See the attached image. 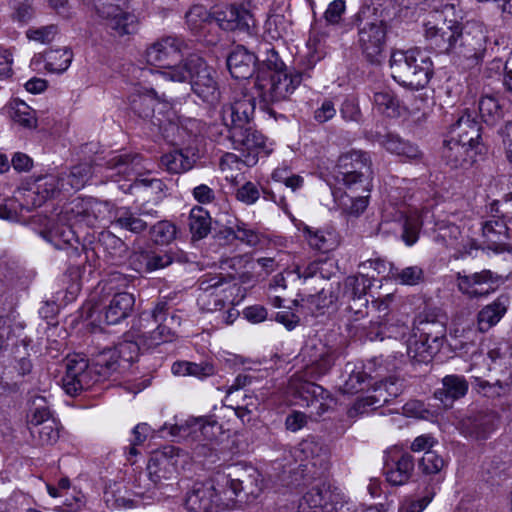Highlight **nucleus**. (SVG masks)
Returning a JSON list of instances; mask_svg holds the SVG:
<instances>
[{"label": "nucleus", "instance_id": "nucleus-1", "mask_svg": "<svg viewBox=\"0 0 512 512\" xmlns=\"http://www.w3.org/2000/svg\"><path fill=\"white\" fill-rule=\"evenodd\" d=\"M239 469L217 472L213 479L197 481L187 491L185 507L189 512H224L233 509L242 492L256 498L261 487L257 478L249 475L241 478Z\"/></svg>", "mask_w": 512, "mask_h": 512}, {"label": "nucleus", "instance_id": "nucleus-2", "mask_svg": "<svg viewBox=\"0 0 512 512\" xmlns=\"http://www.w3.org/2000/svg\"><path fill=\"white\" fill-rule=\"evenodd\" d=\"M117 353L113 347L106 348L96 354L91 363L80 355L69 357L66 363V373L62 378L65 392L75 396L111 377L120 366V358Z\"/></svg>", "mask_w": 512, "mask_h": 512}, {"label": "nucleus", "instance_id": "nucleus-3", "mask_svg": "<svg viewBox=\"0 0 512 512\" xmlns=\"http://www.w3.org/2000/svg\"><path fill=\"white\" fill-rule=\"evenodd\" d=\"M480 126L471 114H463L454 123L444 140L442 158L453 169L472 165L477 155Z\"/></svg>", "mask_w": 512, "mask_h": 512}, {"label": "nucleus", "instance_id": "nucleus-4", "mask_svg": "<svg viewBox=\"0 0 512 512\" xmlns=\"http://www.w3.org/2000/svg\"><path fill=\"white\" fill-rule=\"evenodd\" d=\"M181 325V317L170 311L166 301H159L152 310L143 311L137 320V337L143 348L151 349L172 342L176 338V328Z\"/></svg>", "mask_w": 512, "mask_h": 512}, {"label": "nucleus", "instance_id": "nucleus-5", "mask_svg": "<svg viewBox=\"0 0 512 512\" xmlns=\"http://www.w3.org/2000/svg\"><path fill=\"white\" fill-rule=\"evenodd\" d=\"M445 324L433 314L420 313L413 324L412 335L407 341V354L417 362H428L443 345Z\"/></svg>", "mask_w": 512, "mask_h": 512}, {"label": "nucleus", "instance_id": "nucleus-6", "mask_svg": "<svg viewBox=\"0 0 512 512\" xmlns=\"http://www.w3.org/2000/svg\"><path fill=\"white\" fill-rule=\"evenodd\" d=\"M302 80V73L295 66H262L255 85L265 103H274L287 99Z\"/></svg>", "mask_w": 512, "mask_h": 512}, {"label": "nucleus", "instance_id": "nucleus-7", "mask_svg": "<svg viewBox=\"0 0 512 512\" xmlns=\"http://www.w3.org/2000/svg\"><path fill=\"white\" fill-rule=\"evenodd\" d=\"M372 175V162L367 152L351 150L338 158L336 179L349 192H367L371 187Z\"/></svg>", "mask_w": 512, "mask_h": 512}, {"label": "nucleus", "instance_id": "nucleus-8", "mask_svg": "<svg viewBox=\"0 0 512 512\" xmlns=\"http://www.w3.org/2000/svg\"><path fill=\"white\" fill-rule=\"evenodd\" d=\"M130 103L132 110L138 114L139 117L150 119L152 124L158 127L166 137L170 136V132L172 134L176 132L177 135L172 140L175 143L184 145L197 136V132L193 131V128L196 126V121H189L191 129L188 131L187 126L184 125L179 126L172 122H169L168 125H166L162 118L155 115V109L157 106L161 107L160 110H162L167 108L168 105L166 103H160L154 91H150L146 94L135 95L132 97Z\"/></svg>", "mask_w": 512, "mask_h": 512}, {"label": "nucleus", "instance_id": "nucleus-9", "mask_svg": "<svg viewBox=\"0 0 512 512\" xmlns=\"http://www.w3.org/2000/svg\"><path fill=\"white\" fill-rule=\"evenodd\" d=\"M358 41L363 53L370 59L371 64H377V59L385 46L387 25L377 15L376 9L363 7L356 15Z\"/></svg>", "mask_w": 512, "mask_h": 512}, {"label": "nucleus", "instance_id": "nucleus-10", "mask_svg": "<svg viewBox=\"0 0 512 512\" xmlns=\"http://www.w3.org/2000/svg\"><path fill=\"white\" fill-rule=\"evenodd\" d=\"M452 7L446 5L442 11H436L425 23V39L437 54L451 52L462 37L461 24L456 19H446Z\"/></svg>", "mask_w": 512, "mask_h": 512}, {"label": "nucleus", "instance_id": "nucleus-11", "mask_svg": "<svg viewBox=\"0 0 512 512\" xmlns=\"http://www.w3.org/2000/svg\"><path fill=\"white\" fill-rule=\"evenodd\" d=\"M152 75L162 77L175 82H190L192 89L200 97H214L216 82L214 81L209 66H163V70L141 69Z\"/></svg>", "mask_w": 512, "mask_h": 512}, {"label": "nucleus", "instance_id": "nucleus-12", "mask_svg": "<svg viewBox=\"0 0 512 512\" xmlns=\"http://www.w3.org/2000/svg\"><path fill=\"white\" fill-rule=\"evenodd\" d=\"M144 58L146 64L171 61L177 64H199L202 57L193 51L188 42L175 36H165L149 45Z\"/></svg>", "mask_w": 512, "mask_h": 512}, {"label": "nucleus", "instance_id": "nucleus-13", "mask_svg": "<svg viewBox=\"0 0 512 512\" xmlns=\"http://www.w3.org/2000/svg\"><path fill=\"white\" fill-rule=\"evenodd\" d=\"M96 13L106 21V26L116 36L135 34L138 19L128 12V0H89Z\"/></svg>", "mask_w": 512, "mask_h": 512}, {"label": "nucleus", "instance_id": "nucleus-14", "mask_svg": "<svg viewBox=\"0 0 512 512\" xmlns=\"http://www.w3.org/2000/svg\"><path fill=\"white\" fill-rule=\"evenodd\" d=\"M111 205L95 198H76L61 211L62 221H73L76 225L96 227L110 220Z\"/></svg>", "mask_w": 512, "mask_h": 512}, {"label": "nucleus", "instance_id": "nucleus-15", "mask_svg": "<svg viewBox=\"0 0 512 512\" xmlns=\"http://www.w3.org/2000/svg\"><path fill=\"white\" fill-rule=\"evenodd\" d=\"M290 455L304 477L315 478L327 469L328 450L314 437L303 439L290 450Z\"/></svg>", "mask_w": 512, "mask_h": 512}, {"label": "nucleus", "instance_id": "nucleus-16", "mask_svg": "<svg viewBox=\"0 0 512 512\" xmlns=\"http://www.w3.org/2000/svg\"><path fill=\"white\" fill-rule=\"evenodd\" d=\"M301 355L306 361L305 375L317 379L331 370L338 357V351L319 339H312L305 344Z\"/></svg>", "mask_w": 512, "mask_h": 512}, {"label": "nucleus", "instance_id": "nucleus-17", "mask_svg": "<svg viewBox=\"0 0 512 512\" xmlns=\"http://www.w3.org/2000/svg\"><path fill=\"white\" fill-rule=\"evenodd\" d=\"M401 392V385L396 379L390 377L384 381L375 383L370 394L365 397L358 398L352 407L348 410L350 418L357 417L373 411L384 404L388 403L391 399L397 397Z\"/></svg>", "mask_w": 512, "mask_h": 512}, {"label": "nucleus", "instance_id": "nucleus-18", "mask_svg": "<svg viewBox=\"0 0 512 512\" xmlns=\"http://www.w3.org/2000/svg\"><path fill=\"white\" fill-rule=\"evenodd\" d=\"M142 169H146V166L143 165V159L138 154L117 155L107 162V170L110 172L107 174V177L117 181V177L132 179V177L135 176L134 184L136 186H155L160 189L162 185L160 180L137 177L140 175Z\"/></svg>", "mask_w": 512, "mask_h": 512}, {"label": "nucleus", "instance_id": "nucleus-19", "mask_svg": "<svg viewBox=\"0 0 512 512\" xmlns=\"http://www.w3.org/2000/svg\"><path fill=\"white\" fill-rule=\"evenodd\" d=\"M92 176V167L87 163L73 166L58 177H47L44 182L45 197H54L59 192L71 193L82 189Z\"/></svg>", "mask_w": 512, "mask_h": 512}, {"label": "nucleus", "instance_id": "nucleus-20", "mask_svg": "<svg viewBox=\"0 0 512 512\" xmlns=\"http://www.w3.org/2000/svg\"><path fill=\"white\" fill-rule=\"evenodd\" d=\"M184 457L182 451L175 446H164L152 453L147 472L149 479L155 484L171 479L176 473L180 459Z\"/></svg>", "mask_w": 512, "mask_h": 512}, {"label": "nucleus", "instance_id": "nucleus-21", "mask_svg": "<svg viewBox=\"0 0 512 512\" xmlns=\"http://www.w3.org/2000/svg\"><path fill=\"white\" fill-rule=\"evenodd\" d=\"M228 131V137L234 149L242 153H247L248 156H252L253 163H256V157L260 153L268 155L271 152V149L267 146L266 137L255 129L253 123L235 126Z\"/></svg>", "mask_w": 512, "mask_h": 512}, {"label": "nucleus", "instance_id": "nucleus-22", "mask_svg": "<svg viewBox=\"0 0 512 512\" xmlns=\"http://www.w3.org/2000/svg\"><path fill=\"white\" fill-rule=\"evenodd\" d=\"M370 286V278L363 274L348 276L344 280L342 299L348 302V309L353 313L351 316L353 321H358L367 315L366 294Z\"/></svg>", "mask_w": 512, "mask_h": 512}, {"label": "nucleus", "instance_id": "nucleus-23", "mask_svg": "<svg viewBox=\"0 0 512 512\" xmlns=\"http://www.w3.org/2000/svg\"><path fill=\"white\" fill-rule=\"evenodd\" d=\"M212 20L223 30L240 31L247 34H251L255 26L253 15L244 7L236 5L216 10Z\"/></svg>", "mask_w": 512, "mask_h": 512}, {"label": "nucleus", "instance_id": "nucleus-24", "mask_svg": "<svg viewBox=\"0 0 512 512\" xmlns=\"http://www.w3.org/2000/svg\"><path fill=\"white\" fill-rule=\"evenodd\" d=\"M255 105L254 96L240 94L235 96L230 104L223 106L222 120L228 130L253 123Z\"/></svg>", "mask_w": 512, "mask_h": 512}, {"label": "nucleus", "instance_id": "nucleus-25", "mask_svg": "<svg viewBox=\"0 0 512 512\" xmlns=\"http://www.w3.org/2000/svg\"><path fill=\"white\" fill-rule=\"evenodd\" d=\"M498 280L499 277L490 270H482L471 275L457 273L458 289L470 298L489 295L495 290Z\"/></svg>", "mask_w": 512, "mask_h": 512}, {"label": "nucleus", "instance_id": "nucleus-26", "mask_svg": "<svg viewBox=\"0 0 512 512\" xmlns=\"http://www.w3.org/2000/svg\"><path fill=\"white\" fill-rule=\"evenodd\" d=\"M74 226L77 225L73 221H62L60 213L57 221L48 230L42 231L41 235L56 249H71V255H78L79 238Z\"/></svg>", "mask_w": 512, "mask_h": 512}, {"label": "nucleus", "instance_id": "nucleus-27", "mask_svg": "<svg viewBox=\"0 0 512 512\" xmlns=\"http://www.w3.org/2000/svg\"><path fill=\"white\" fill-rule=\"evenodd\" d=\"M227 284L226 278L222 275L207 276L201 279L199 283L200 294L197 302L201 309L207 312L221 310L225 305V300L221 296L227 289L222 288Z\"/></svg>", "mask_w": 512, "mask_h": 512}, {"label": "nucleus", "instance_id": "nucleus-28", "mask_svg": "<svg viewBox=\"0 0 512 512\" xmlns=\"http://www.w3.org/2000/svg\"><path fill=\"white\" fill-rule=\"evenodd\" d=\"M159 218L158 211L140 207L137 211L121 207L116 210L113 223L121 229L135 234L144 232L150 220Z\"/></svg>", "mask_w": 512, "mask_h": 512}, {"label": "nucleus", "instance_id": "nucleus-29", "mask_svg": "<svg viewBox=\"0 0 512 512\" xmlns=\"http://www.w3.org/2000/svg\"><path fill=\"white\" fill-rule=\"evenodd\" d=\"M219 430L220 427L216 421L199 418L187 421L186 425L173 426L171 434L179 437H191L195 441L213 443Z\"/></svg>", "mask_w": 512, "mask_h": 512}, {"label": "nucleus", "instance_id": "nucleus-30", "mask_svg": "<svg viewBox=\"0 0 512 512\" xmlns=\"http://www.w3.org/2000/svg\"><path fill=\"white\" fill-rule=\"evenodd\" d=\"M468 381L462 375H446L442 379V387L434 392V397L445 408H451L455 401L463 398L468 392Z\"/></svg>", "mask_w": 512, "mask_h": 512}, {"label": "nucleus", "instance_id": "nucleus-31", "mask_svg": "<svg viewBox=\"0 0 512 512\" xmlns=\"http://www.w3.org/2000/svg\"><path fill=\"white\" fill-rule=\"evenodd\" d=\"M496 420V414L491 411L471 413L462 420V430L472 438L486 439L494 430Z\"/></svg>", "mask_w": 512, "mask_h": 512}, {"label": "nucleus", "instance_id": "nucleus-32", "mask_svg": "<svg viewBox=\"0 0 512 512\" xmlns=\"http://www.w3.org/2000/svg\"><path fill=\"white\" fill-rule=\"evenodd\" d=\"M414 467L415 462L413 456L407 452L401 453L396 458L386 462V479L392 485H404L412 476Z\"/></svg>", "mask_w": 512, "mask_h": 512}, {"label": "nucleus", "instance_id": "nucleus-33", "mask_svg": "<svg viewBox=\"0 0 512 512\" xmlns=\"http://www.w3.org/2000/svg\"><path fill=\"white\" fill-rule=\"evenodd\" d=\"M391 76L400 85L411 89L424 88L431 77V71L423 66H391Z\"/></svg>", "mask_w": 512, "mask_h": 512}, {"label": "nucleus", "instance_id": "nucleus-34", "mask_svg": "<svg viewBox=\"0 0 512 512\" xmlns=\"http://www.w3.org/2000/svg\"><path fill=\"white\" fill-rule=\"evenodd\" d=\"M216 238L220 244H229L238 240L250 247H255L260 243L259 233L239 220H236L233 225L220 229Z\"/></svg>", "mask_w": 512, "mask_h": 512}, {"label": "nucleus", "instance_id": "nucleus-35", "mask_svg": "<svg viewBox=\"0 0 512 512\" xmlns=\"http://www.w3.org/2000/svg\"><path fill=\"white\" fill-rule=\"evenodd\" d=\"M135 297L129 292H117L105 307V322L109 325L118 324L126 319L133 310Z\"/></svg>", "mask_w": 512, "mask_h": 512}, {"label": "nucleus", "instance_id": "nucleus-36", "mask_svg": "<svg viewBox=\"0 0 512 512\" xmlns=\"http://www.w3.org/2000/svg\"><path fill=\"white\" fill-rule=\"evenodd\" d=\"M288 388L296 396L303 399L307 405H312L314 402H320L322 405V401L329 398V393L322 386L303 380L296 375L289 380Z\"/></svg>", "mask_w": 512, "mask_h": 512}, {"label": "nucleus", "instance_id": "nucleus-37", "mask_svg": "<svg viewBox=\"0 0 512 512\" xmlns=\"http://www.w3.org/2000/svg\"><path fill=\"white\" fill-rule=\"evenodd\" d=\"M376 141L389 153L409 160L419 159L422 155L417 146L393 133L377 134Z\"/></svg>", "mask_w": 512, "mask_h": 512}, {"label": "nucleus", "instance_id": "nucleus-38", "mask_svg": "<svg viewBox=\"0 0 512 512\" xmlns=\"http://www.w3.org/2000/svg\"><path fill=\"white\" fill-rule=\"evenodd\" d=\"M509 300L501 295L492 303L484 306L478 313V327L481 332H486L495 326L507 312Z\"/></svg>", "mask_w": 512, "mask_h": 512}, {"label": "nucleus", "instance_id": "nucleus-39", "mask_svg": "<svg viewBox=\"0 0 512 512\" xmlns=\"http://www.w3.org/2000/svg\"><path fill=\"white\" fill-rule=\"evenodd\" d=\"M196 162L195 154L190 148L174 150L164 154L160 163L170 173H184L193 168Z\"/></svg>", "mask_w": 512, "mask_h": 512}, {"label": "nucleus", "instance_id": "nucleus-40", "mask_svg": "<svg viewBox=\"0 0 512 512\" xmlns=\"http://www.w3.org/2000/svg\"><path fill=\"white\" fill-rule=\"evenodd\" d=\"M479 113L482 120L489 126H494L505 116V104L494 95H484L480 98Z\"/></svg>", "mask_w": 512, "mask_h": 512}, {"label": "nucleus", "instance_id": "nucleus-41", "mask_svg": "<svg viewBox=\"0 0 512 512\" xmlns=\"http://www.w3.org/2000/svg\"><path fill=\"white\" fill-rule=\"evenodd\" d=\"M427 212L419 214L417 211L411 212L409 215L399 214L398 224L402 229V238L406 245L411 246L418 240V234L423 225Z\"/></svg>", "mask_w": 512, "mask_h": 512}, {"label": "nucleus", "instance_id": "nucleus-42", "mask_svg": "<svg viewBox=\"0 0 512 512\" xmlns=\"http://www.w3.org/2000/svg\"><path fill=\"white\" fill-rule=\"evenodd\" d=\"M327 491L330 487L325 484L312 487L299 503L298 512H324L327 503Z\"/></svg>", "mask_w": 512, "mask_h": 512}, {"label": "nucleus", "instance_id": "nucleus-43", "mask_svg": "<svg viewBox=\"0 0 512 512\" xmlns=\"http://www.w3.org/2000/svg\"><path fill=\"white\" fill-rule=\"evenodd\" d=\"M103 500L111 510L132 507V500L127 496V490L122 483L107 484L103 492Z\"/></svg>", "mask_w": 512, "mask_h": 512}, {"label": "nucleus", "instance_id": "nucleus-44", "mask_svg": "<svg viewBox=\"0 0 512 512\" xmlns=\"http://www.w3.org/2000/svg\"><path fill=\"white\" fill-rule=\"evenodd\" d=\"M512 387V381L506 378L496 377L494 382L475 378V389L486 397H501L506 395Z\"/></svg>", "mask_w": 512, "mask_h": 512}, {"label": "nucleus", "instance_id": "nucleus-45", "mask_svg": "<svg viewBox=\"0 0 512 512\" xmlns=\"http://www.w3.org/2000/svg\"><path fill=\"white\" fill-rule=\"evenodd\" d=\"M460 234L459 228L455 225H451L445 229L443 232L439 234V236L445 240L446 245L453 247L457 250L456 258H465L466 256H473V251H478V246L474 241H467V243H463L460 247H458V243L456 242L457 235Z\"/></svg>", "mask_w": 512, "mask_h": 512}, {"label": "nucleus", "instance_id": "nucleus-46", "mask_svg": "<svg viewBox=\"0 0 512 512\" xmlns=\"http://www.w3.org/2000/svg\"><path fill=\"white\" fill-rule=\"evenodd\" d=\"M143 348L141 341L137 337V327L125 336V339L117 346L113 347L117 351L120 361L132 362L137 357L139 350Z\"/></svg>", "mask_w": 512, "mask_h": 512}, {"label": "nucleus", "instance_id": "nucleus-47", "mask_svg": "<svg viewBox=\"0 0 512 512\" xmlns=\"http://www.w3.org/2000/svg\"><path fill=\"white\" fill-rule=\"evenodd\" d=\"M391 278L399 284L415 286L424 281L425 275L422 267L418 265L405 268L393 267L390 270Z\"/></svg>", "mask_w": 512, "mask_h": 512}, {"label": "nucleus", "instance_id": "nucleus-48", "mask_svg": "<svg viewBox=\"0 0 512 512\" xmlns=\"http://www.w3.org/2000/svg\"><path fill=\"white\" fill-rule=\"evenodd\" d=\"M432 64V60L426 50L418 47L409 48L407 50L397 49L391 55L390 64Z\"/></svg>", "mask_w": 512, "mask_h": 512}, {"label": "nucleus", "instance_id": "nucleus-49", "mask_svg": "<svg viewBox=\"0 0 512 512\" xmlns=\"http://www.w3.org/2000/svg\"><path fill=\"white\" fill-rule=\"evenodd\" d=\"M210 217L202 207H194L189 215V227L193 237L204 238L210 231Z\"/></svg>", "mask_w": 512, "mask_h": 512}, {"label": "nucleus", "instance_id": "nucleus-50", "mask_svg": "<svg viewBox=\"0 0 512 512\" xmlns=\"http://www.w3.org/2000/svg\"><path fill=\"white\" fill-rule=\"evenodd\" d=\"M60 424L56 419L48 420L40 426L30 427L31 435L41 445H52L59 439Z\"/></svg>", "mask_w": 512, "mask_h": 512}, {"label": "nucleus", "instance_id": "nucleus-51", "mask_svg": "<svg viewBox=\"0 0 512 512\" xmlns=\"http://www.w3.org/2000/svg\"><path fill=\"white\" fill-rule=\"evenodd\" d=\"M483 236L487 243L491 245H501L507 239L508 228L506 224L497 219H492L480 223Z\"/></svg>", "mask_w": 512, "mask_h": 512}, {"label": "nucleus", "instance_id": "nucleus-52", "mask_svg": "<svg viewBox=\"0 0 512 512\" xmlns=\"http://www.w3.org/2000/svg\"><path fill=\"white\" fill-rule=\"evenodd\" d=\"M374 104L377 109L384 115L396 118L401 115V106L397 97L389 92L382 91L374 94Z\"/></svg>", "mask_w": 512, "mask_h": 512}, {"label": "nucleus", "instance_id": "nucleus-53", "mask_svg": "<svg viewBox=\"0 0 512 512\" xmlns=\"http://www.w3.org/2000/svg\"><path fill=\"white\" fill-rule=\"evenodd\" d=\"M149 235L150 239L155 244L168 245L175 240L177 228L172 222L168 220H161L151 226Z\"/></svg>", "mask_w": 512, "mask_h": 512}, {"label": "nucleus", "instance_id": "nucleus-54", "mask_svg": "<svg viewBox=\"0 0 512 512\" xmlns=\"http://www.w3.org/2000/svg\"><path fill=\"white\" fill-rule=\"evenodd\" d=\"M142 259L147 272L166 268L175 261L171 251L146 252L142 254Z\"/></svg>", "mask_w": 512, "mask_h": 512}, {"label": "nucleus", "instance_id": "nucleus-55", "mask_svg": "<svg viewBox=\"0 0 512 512\" xmlns=\"http://www.w3.org/2000/svg\"><path fill=\"white\" fill-rule=\"evenodd\" d=\"M306 239L311 248L328 252L333 248V234L320 229L305 228Z\"/></svg>", "mask_w": 512, "mask_h": 512}, {"label": "nucleus", "instance_id": "nucleus-56", "mask_svg": "<svg viewBox=\"0 0 512 512\" xmlns=\"http://www.w3.org/2000/svg\"><path fill=\"white\" fill-rule=\"evenodd\" d=\"M28 421L30 427L40 426L48 420H53L46 399L42 396H36L31 402Z\"/></svg>", "mask_w": 512, "mask_h": 512}, {"label": "nucleus", "instance_id": "nucleus-57", "mask_svg": "<svg viewBox=\"0 0 512 512\" xmlns=\"http://www.w3.org/2000/svg\"><path fill=\"white\" fill-rule=\"evenodd\" d=\"M370 190L367 192H350L345 198L342 199V206L344 210L350 215H359L367 208L368 200L370 197Z\"/></svg>", "mask_w": 512, "mask_h": 512}, {"label": "nucleus", "instance_id": "nucleus-58", "mask_svg": "<svg viewBox=\"0 0 512 512\" xmlns=\"http://www.w3.org/2000/svg\"><path fill=\"white\" fill-rule=\"evenodd\" d=\"M24 324L13 321L10 317L0 316V350L7 341L16 338L20 339L23 335Z\"/></svg>", "mask_w": 512, "mask_h": 512}, {"label": "nucleus", "instance_id": "nucleus-59", "mask_svg": "<svg viewBox=\"0 0 512 512\" xmlns=\"http://www.w3.org/2000/svg\"><path fill=\"white\" fill-rule=\"evenodd\" d=\"M188 28L192 32L201 30L207 22L212 21L210 14L203 5H194L185 15Z\"/></svg>", "mask_w": 512, "mask_h": 512}, {"label": "nucleus", "instance_id": "nucleus-60", "mask_svg": "<svg viewBox=\"0 0 512 512\" xmlns=\"http://www.w3.org/2000/svg\"><path fill=\"white\" fill-rule=\"evenodd\" d=\"M98 246V248H102L112 258L120 255L125 248L123 241L109 231H102L100 233Z\"/></svg>", "mask_w": 512, "mask_h": 512}, {"label": "nucleus", "instance_id": "nucleus-61", "mask_svg": "<svg viewBox=\"0 0 512 512\" xmlns=\"http://www.w3.org/2000/svg\"><path fill=\"white\" fill-rule=\"evenodd\" d=\"M409 331V327L405 324H381L380 329L373 334V332L368 333V337L370 340H383L385 337H393L395 339L397 338H403L407 332Z\"/></svg>", "mask_w": 512, "mask_h": 512}, {"label": "nucleus", "instance_id": "nucleus-62", "mask_svg": "<svg viewBox=\"0 0 512 512\" xmlns=\"http://www.w3.org/2000/svg\"><path fill=\"white\" fill-rule=\"evenodd\" d=\"M29 208L16 198H9L0 204V218L8 221H19L23 210Z\"/></svg>", "mask_w": 512, "mask_h": 512}, {"label": "nucleus", "instance_id": "nucleus-63", "mask_svg": "<svg viewBox=\"0 0 512 512\" xmlns=\"http://www.w3.org/2000/svg\"><path fill=\"white\" fill-rule=\"evenodd\" d=\"M444 467V460L434 451H426L419 461V469L422 473L436 474Z\"/></svg>", "mask_w": 512, "mask_h": 512}, {"label": "nucleus", "instance_id": "nucleus-64", "mask_svg": "<svg viewBox=\"0 0 512 512\" xmlns=\"http://www.w3.org/2000/svg\"><path fill=\"white\" fill-rule=\"evenodd\" d=\"M258 58L244 45H236L227 55L226 64H256Z\"/></svg>", "mask_w": 512, "mask_h": 512}]
</instances>
